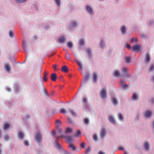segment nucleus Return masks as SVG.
I'll use <instances>...</instances> for the list:
<instances>
[{
	"mask_svg": "<svg viewBox=\"0 0 154 154\" xmlns=\"http://www.w3.org/2000/svg\"><path fill=\"white\" fill-rule=\"evenodd\" d=\"M60 112L62 113H66V111L65 109L63 108H61L60 110Z\"/></svg>",
	"mask_w": 154,
	"mask_h": 154,
	"instance_id": "c85d7f7f",
	"label": "nucleus"
},
{
	"mask_svg": "<svg viewBox=\"0 0 154 154\" xmlns=\"http://www.w3.org/2000/svg\"><path fill=\"white\" fill-rule=\"evenodd\" d=\"M82 101L83 103H85L87 101V99L85 98H84L82 100Z\"/></svg>",
	"mask_w": 154,
	"mask_h": 154,
	"instance_id": "a18cd8bd",
	"label": "nucleus"
},
{
	"mask_svg": "<svg viewBox=\"0 0 154 154\" xmlns=\"http://www.w3.org/2000/svg\"><path fill=\"white\" fill-rule=\"evenodd\" d=\"M44 93L46 95H48V94H47V92L46 91V90H45V89H44Z\"/></svg>",
	"mask_w": 154,
	"mask_h": 154,
	"instance_id": "e2e57ef3",
	"label": "nucleus"
},
{
	"mask_svg": "<svg viewBox=\"0 0 154 154\" xmlns=\"http://www.w3.org/2000/svg\"><path fill=\"white\" fill-rule=\"evenodd\" d=\"M68 120L69 121L70 123H72V121L71 120V119L70 118H68Z\"/></svg>",
	"mask_w": 154,
	"mask_h": 154,
	"instance_id": "052dcab7",
	"label": "nucleus"
},
{
	"mask_svg": "<svg viewBox=\"0 0 154 154\" xmlns=\"http://www.w3.org/2000/svg\"><path fill=\"white\" fill-rule=\"evenodd\" d=\"M106 131L104 128H102L100 132V136L101 137L103 138L105 136Z\"/></svg>",
	"mask_w": 154,
	"mask_h": 154,
	"instance_id": "f03ea898",
	"label": "nucleus"
},
{
	"mask_svg": "<svg viewBox=\"0 0 154 154\" xmlns=\"http://www.w3.org/2000/svg\"><path fill=\"white\" fill-rule=\"evenodd\" d=\"M90 148L89 147H88V148L87 149H86V153H88V152H89L90 151Z\"/></svg>",
	"mask_w": 154,
	"mask_h": 154,
	"instance_id": "5fc2aeb1",
	"label": "nucleus"
},
{
	"mask_svg": "<svg viewBox=\"0 0 154 154\" xmlns=\"http://www.w3.org/2000/svg\"><path fill=\"white\" fill-rule=\"evenodd\" d=\"M23 137V134L21 131L19 132L18 134V138L22 139Z\"/></svg>",
	"mask_w": 154,
	"mask_h": 154,
	"instance_id": "b1692460",
	"label": "nucleus"
},
{
	"mask_svg": "<svg viewBox=\"0 0 154 154\" xmlns=\"http://www.w3.org/2000/svg\"><path fill=\"white\" fill-rule=\"evenodd\" d=\"M72 131V129L70 128H67L66 130V133H70Z\"/></svg>",
	"mask_w": 154,
	"mask_h": 154,
	"instance_id": "e433bc0d",
	"label": "nucleus"
},
{
	"mask_svg": "<svg viewBox=\"0 0 154 154\" xmlns=\"http://www.w3.org/2000/svg\"><path fill=\"white\" fill-rule=\"evenodd\" d=\"M104 46V44L102 42L100 44V47L101 48H103V47Z\"/></svg>",
	"mask_w": 154,
	"mask_h": 154,
	"instance_id": "4d7b16f0",
	"label": "nucleus"
},
{
	"mask_svg": "<svg viewBox=\"0 0 154 154\" xmlns=\"http://www.w3.org/2000/svg\"><path fill=\"white\" fill-rule=\"evenodd\" d=\"M119 150H122L123 149V148L122 147H120L119 148Z\"/></svg>",
	"mask_w": 154,
	"mask_h": 154,
	"instance_id": "0e129e2a",
	"label": "nucleus"
},
{
	"mask_svg": "<svg viewBox=\"0 0 154 154\" xmlns=\"http://www.w3.org/2000/svg\"><path fill=\"white\" fill-rule=\"evenodd\" d=\"M7 91H11V89L10 88H7Z\"/></svg>",
	"mask_w": 154,
	"mask_h": 154,
	"instance_id": "69168bd1",
	"label": "nucleus"
},
{
	"mask_svg": "<svg viewBox=\"0 0 154 154\" xmlns=\"http://www.w3.org/2000/svg\"><path fill=\"white\" fill-rule=\"evenodd\" d=\"M120 83L122 85V87L124 88H126L128 87V85H126L123 80H122L120 81Z\"/></svg>",
	"mask_w": 154,
	"mask_h": 154,
	"instance_id": "9b49d317",
	"label": "nucleus"
},
{
	"mask_svg": "<svg viewBox=\"0 0 154 154\" xmlns=\"http://www.w3.org/2000/svg\"><path fill=\"white\" fill-rule=\"evenodd\" d=\"M81 131L79 130H77V131L76 133V135L75 137H78L81 135Z\"/></svg>",
	"mask_w": 154,
	"mask_h": 154,
	"instance_id": "473e14b6",
	"label": "nucleus"
},
{
	"mask_svg": "<svg viewBox=\"0 0 154 154\" xmlns=\"http://www.w3.org/2000/svg\"><path fill=\"white\" fill-rule=\"evenodd\" d=\"M76 62L79 66V70L81 73L82 71V65L81 62L79 60H77Z\"/></svg>",
	"mask_w": 154,
	"mask_h": 154,
	"instance_id": "39448f33",
	"label": "nucleus"
},
{
	"mask_svg": "<svg viewBox=\"0 0 154 154\" xmlns=\"http://www.w3.org/2000/svg\"><path fill=\"white\" fill-rule=\"evenodd\" d=\"M24 144L26 146H28L29 145L28 142L26 140H25L24 141Z\"/></svg>",
	"mask_w": 154,
	"mask_h": 154,
	"instance_id": "3c124183",
	"label": "nucleus"
},
{
	"mask_svg": "<svg viewBox=\"0 0 154 154\" xmlns=\"http://www.w3.org/2000/svg\"><path fill=\"white\" fill-rule=\"evenodd\" d=\"M61 122L59 120H57L55 122V125L58 128L61 125Z\"/></svg>",
	"mask_w": 154,
	"mask_h": 154,
	"instance_id": "6ab92c4d",
	"label": "nucleus"
},
{
	"mask_svg": "<svg viewBox=\"0 0 154 154\" xmlns=\"http://www.w3.org/2000/svg\"><path fill=\"white\" fill-rule=\"evenodd\" d=\"M119 119L120 120H123L124 119L123 116L121 113H119L118 114Z\"/></svg>",
	"mask_w": 154,
	"mask_h": 154,
	"instance_id": "7c9ffc66",
	"label": "nucleus"
},
{
	"mask_svg": "<svg viewBox=\"0 0 154 154\" xmlns=\"http://www.w3.org/2000/svg\"><path fill=\"white\" fill-rule=\"evenodd\" d=\"M89 75L87 74L86 73L85 74V77L84 78V80L85 81H88V78H89Z\"/></svg>",
	"mask_w": 154,
	"mask_h": 154,
	"instance_id": "c756f323",
	"label": "nucleus"
},
{
	"mask_svg": "<svg viewBox=\"0 0 154 154\" xmlns=\"http://www.w3.org/2000/svg\"><path fill=\"white\" fill-rule=\"evenodd\" d=\"M81 146L82 148H84L85 147V144L84 143H82L81 144Z\"/></svg>",
	"mask_w": 154,
	"mask_h": 154,
	"instance_id": "603ef678",
	"label": "nucleus"
},
{
	"mask_svg": "<svg viewBox=\"0 0 154 154\" xmlns=\"http://www.w3.org/2000/svg\"><path fill=\"white\" fill-rule=\"evenodd\" d=\"M62 131H63V130L62 129H61V128L59 129L58 130V133H60Z\"/></svg>",
	"mask_w": 154,
	"mask_h": 154,
	"instance_id": "bf43d9fd",
	"label": "nucleus"
},
{
	"mask_svg": "<svg viewBox=\"0 0 154 154\" xmlns=\"http://www.w3.org/2000/svg\"><path fill=\"white\" fill-rule=\"evenodd\" d=\"M108 119L110 122L113 124L115 123V121L114 118L112 116H109L108 117Z\"/></svg>",
	"mask_w": 154,
	"mask_h": 154,
	"instance_id": "ddd939ff",
	"label": "nucleus"
},
{
	"mask_svg": "<svg viewBox=\"0 0 154 154\" xmlns=\"http://www.w3.org/2000/svg\"><path fill=\"white\" fill-rule=\"evenodd\" d=\"M69 112L71 114V115L73 116H75L76 115V113L74 111V110L71 109H69Z\"/></svg>",
	"mask_w": 154,
	"mask_h": 154,
	"instance_id": "f3484780",
	"label": "nucleus"
},
{
	"mask_svg": "<svg viewBox=\"0 0 154 154\" xmlns=\"http://www.w3.org/2000/svg\"><path fill=\"white\" fill-rule=\"evenodd\" d=\"M61 70L65 72H68V69L67 67L66 66H63L61 68Z\"/></svg>",
	"mask_w": 154,
	"mask_h": 154,
	"instance_id": "9d476101",
	"label": "nucleus"
},
{
	"mask_svg": "<svg viewBox=\"0 0 154 154\" xmlns=\"http://www.w3.org/2000/svg\"><path fill=\"white\" fill-rule=\"evenodd\" d=\"M151 101L152 103H153L154 102V99H152L151 100Z\"/></svg>",
	"mask_w": 154,
	"mask_h": 154,
	"instance_id": "774afa93",
	"label": "nucleus"
},
{
	"mask_svg": "<svg viewBox=\"0 0 154 154\" xmlns=\"http://www.w3.org/2000/svg\"><path fill=\"white\" fill-rule=\"evenodd\" d=\"M113 74L115 77H118L119 76L120 73L117 70H115L113 72Z\"/></svg>",
	"mask_w": 154,
	"mask_h": 154,
	"instance_id": "f8f14e48",
	"label": "nucleus"
},
{
	"mask_svg": "<svg viewBox=\"0 0 154 154\" xmlns=\"http://www.w3.org/2000/svg\"><path fill=\"white\" fill-rule=\"evenodd\" d=\"M10 127L9 125L7 123H5L4 124L3 129L6 130L8 128Z\"/></svg>",
	"mask_w": 154,
	"mask_h": 154,
	"instance_id": "aec40b11",
	"label": "nucleus"
},
{
	"mask_svg": "<svg viewBox=\"0 0 154 154\" xmlns=\"http://www.w3.org/2000/svg\"><path fill=\"white\" fill-rule=\"evenodd\" d=\"M18 2H20L21 3H23L25 2V0H17Z\"/></svg>",
	"mask_w": 154,
	"mask_h": 154,
	"instance_id": "864d4df0",
	"label": "nucleus"
},
{
	"mask_svg": "<svg viewBox=\"0 0 154 154\" xmlns=\"http://www.w3.org/2000/svg\"><path fill=\"white\" fill-rule=\"evenodd\" d=\"M151 112L149 110H147L144 113V116L149 117L151 115Z\"/></svg>",
	"mask_w": 154,
	"mask_h": 154,
	"instance_id": "6e6552de",
	"label": "nucleus"
},
{
	"mask_svg": "<svg viewBox=\"0 0 154 154\" xmlns=\"http://www.w3.org/2000/svg\"><path fill=\"white\" fill-rule=\"evenodd\" d=\"M98 154H103V152H101V151H100V152H99V153Z\"/></svg>",
	"mask_w": 154,
	"mask_h": 154,
	"instance_id": "338daca9",
	"label": "nucleus"
},
{
	"mask_svg": "<svg viewBox=\"0 0 154 154\" xmlns=\"http://www.w3.org/2000/svg\"><path fill=\"white\" fill-rule=\"evenodd\" d=\"M84 123L86 124H87L89 123V120L87 118H85L84 119Z\"/></svg>",
	"mask_w": 154,
	"mask_h": 154,
	"instance_id": "ea45409f",
	"label": "nucleus"
},
{
	"mask_svg": "<svg viewBox=\"0 0 154 154\" xmlns=\"http://www.w3.org/2000/svg\"><path fill=\"white\" fill-rule=\"evenodd\" d=\"M86 9L87 11L91 14L92 13V11L91 8L89 6H87L86 7Z\"/></svg>",
	"mask_w": 154,
	"mask_h": 154,
	"instance_id": "393cba45",
	"label": "nucleus"
},
{
	"mask_svg": "<svg viewBox=\"0 0 154 154\" xmlns=\"http://www.w3.org/2000/svg\"><path fill=\"white\" fill-rule=\"evenodd\" d=\"M65 58L68 60H70L71 59V55L68 52L66 53Z\"/></svg>",
	"mask_w": 154,
	"mask_h": 154,
	"instance_id": "4be33fe9",
	"label": "nucleus"
},
{
	"mask_svg": "<svg viewBox=\"0 0 154 154\" xmlns=\"http://www.w3.org/2000/svg\"><path fill=\"white\" fill-rule=\"evenodd\" d=\"M84 42L83 40H81L79 42V44L81 46L84 45Z\"/></svg>",
	"mask_w": 154,
	"mask_h": 154,
	"instance_id": "c03bdc74",
	"label": "nucleus"
},
{
	"mask_svg": "<svg viewBox=\"0 0 154 154\" xmlns=\"http://www.w3.org/2000/svg\"><path fill=\"white\" fill-rule=\"evenodd\" d=\"M48 75V72H45V74H44V76H47Z\"/></svg>",
	"mask_w": 154,
	"mask_h": 154,
	"instance_id": "680f3d73",
	"label": "nucleus"
},
{
	"mask_svg": "<svg viewBox=\"0 0 154 154\" xmlns=\"http://www.w3.org/2000/svg\"><path fill=\"white\" fill-rule=\"evenodd\" d=\"M131 42H137V39L136 38H133L131 39Z\"/></svg>",
	"mask_w": 154,
	"mask_h": 154,
	"instance_id": "a19ab883",
	"label": "nucleus"
},
{
	"mask_svg": "<svg viewBox=\"0 0 154 154\" xmlns=\"http://www.w3.org/2000/svg\"><path fill=\"white\" fill-rule=\"evenodd\" d=\"M97 75L96 73L94 72L93 74V79L94 82H97Z\"/></svg>",
	"mask_w": 154,
	"mask_h": 154,
	"instance_id": "2eb2a0df",
	"label": "nucleus"
},
{
	"mask_svg": "<svg viewBox=\"0 0 154 154\" xmlns=\"http://www.w3.org/2000/svg\"><path fill=\"white\" fill-rule=\"evenodd\" d=\"M100 96L103 98L106 97V90L105 89H103L100 92Z\"/></svg>",
	"mask_w": 154,
	"mask_h": 154,
	"instance_id": "f257e3e1",
	"label": "nucleus"
},
{
	"mask_svg": "<svg viewBox=\"0 0 154 154\" xmlns=\"http://www.w3.org/2000/svg\"><path fill=\"white\" fill-rule=\"evenodd\" d=\"M145 60L147 62H149L150 61V58L149 53H146V58Z\"/></svg>",
	"mask_w": 154,
	"mask_h": 154,
	"instance_id": "4468645a",
	"label": "nucleus"
},
{
	"mask_svg": "<svg viewBox=\"0 0 154 154\" xmlns=\"http://www.w3.org/2000/svg\"><path fill=\"white\" fill-rule=\"evenodd\" d=\"M23 49L25 50H26V44L25 43H23Z\"/></svg>",
	"mask_w": 154,
	"mask_h": 154,
	"instance_id": "8fccbe9b",
	"label": "nucleus"
},
{
	"mask_svg": "<svg viewBox=\"0 0 154 154\" xmlns=\"http://www.w3.org/2000/svg\"><path fill=\"white\" fill-rule=\"evenodd\" d=\"M9 35L10 37H12L13 36V33L11 31H10L9 32Z\"/></svg>",
	"mask_w": 154,
	"mask_h": 154,
	"instance_id": "37998d69",
	"label": "nucleus"
},
{
	"mask_svg": "<svg viewBox=\"0 0 154 154\" xmlns=\"http://www.w3.org/2000/svg\"><path fill=\"white\" fill-rule=\"evenodd\" d=\"M69 148L72 149V150L75 151V146L72 143H70L69 144Z\"/></svg>",
	"mask_w": 154,
	"mask_h": 154,
	"instance_id": "dca6fc26",
	"label": "nucleus"
},
{
	"mask_svg": "<svg viewBox=\"0 0 154 154\" xmlns=\"http://www.w3.org/2000/svg\"><path fill=\"white\" fill-rule=\"evenodd\" d=\"M141 46L138 45L137 44L134 45L132 48V50L134 51H138L140 50Z\"/></svg>",
	"mask_w": 154,
	"mask_h": 154,
	"instance_id": "20e7f679",
	"label": "nucleus"
},
{
	"mask_svg": "<svg viewBox=\"0 0 154 154\" xmlns=\"http://www.w3.org/2000/svg\"><path fill=\"white\" fill-rule=\"evenodd\" d=\"M93 139L97 141V134H94L93 136Z\"/></svg>",
	"mask_w": 154,
	"mask_h": 154,
	"instance_id": "58836bf2",
	"label": "nucleus"
},
{
	"mask_svg": "<svg viewBox=\"0 0 154 154\" xmlns=\"http://www.w3.org/2000/svg\"><path fill=\"white\" fill-rule=\"evenodd\" d=\"M125 46L129 49H130L131 48V47L130 45L127 43H126L125 44Z\"/></svg>",
	"mask_w": 154,
	"mask_h": 154,
	"instance_id": "49530a36",
	"label": "nucleus"
},
{
	"mask_svg": "<svg viewBox=\"0 0 154 154\" xmlns=\"http://www.w3.org/2000/svg\"><path fill=\"white\" fill-rule=\"evenodd\" d=\"M35 140L38 142H39L42 139L41 135L39 133L37 134L35 136Z\"/></svg>",
	"mask_w": 154,
	"mask_h": 154,
	"instance_id": "7ed1b4c3",
	"label": "nucleus"
},
{
	"mask_svg": "<svg viewBox=\"0 0 154 154\" xmlns=\"http://www.w3.org/2000/svg\"><path fill=\"white\" fill-rule=\"evenodd\" d=\"M121 32H122V33H123V34H125V33L126 28L124 26H122L121 28Z\"/></svg>",
	"mask_w": 154,
	"mask_h": 154,
	"instance_id": "a878e982",
	"label": "nucleus"
},
{
	"mask_svg": "<svg viewBox=\"0 0 154 154\" xmlns=\"http://www.w3.org/2000/svg\"><path fill=\"white\" fill-rule=\"evenodd\" d=\"M86 51L89 55L90 56L91 54V50L89 49H87L86 50Z\"/></svg>",
	"mask_w": 154,
	"mask_h": 154,
	"instance_id": "79ce46f5",
	"label": "nucleus"
},
{
	"mask_svg": "<svg viewBox=\"0 0 154 154\" xmlns=\"http://www.w3.org/2000/svg\"><path fill=\"white\" fill-rule=\"evenodd\" d=\"M132 99L134 100H136L137 99V96L136 93H134L132 96Z\"/></svg>",
	"mask_w": 154,
	"mask_h": 154,
	"instance_id": "72a5a7b5",
	"label": "nucleus"
},
{
	"mask_svg": "<svg viewBox=\"0 0 154 154\" xmlns=\"http://www.w3.org/2000/svg\"><path fill=\"white\" fill-rule=\"evenodd\" d=\"M67 46L70 48H71L73 46V44L71 42H69L67 44Z\"/></svg>",
	"mask_w": 154,
	"mask_h": 154,
	"instance_id": "2f4dec72",
	"label": "nucleus"
},
{
	"mask_svg": "<svg viewBox=\"0 0 154 154\" xmlns=\"http://www.w3.org/2000/svg\"><path fill=\"white\" fill-rule=\"evenodd\" d=\"M5 68L7 72H9L11 69V66L9 64L6 63L5 64Z\"/></svg>",
	"mask_w": 154,
	"mask_h": 154,
	"instance_id": "423d86ee",
	"label": "nucleus"
},
{
	"mask_svg": "<svg viewBox=\"0 0 154 154\" xmlns=\"http://www.w3.org/2000/svg\"><path fill=\"white\" fill-rule=\"evenodd\" d=\"M153 70H154V66L153 65L151 66L150 68L149 71H152Z\"/></svg>",
	"mask_w": 154,
	"mask_h": 154,
	"instance_id": "de8ad7c7",
	"label": "nucleus"
},
{
	"mask_svg": "<svg viewBox=\"0 0 154 154\" xmlns=\"http://www.w3.org/2000/svg\"><path fill=\"white\" fill-rule=\"evenodd\" d=\"M144 146L146 150H148L149 149V145L147 142H145L144 143Z\"/></svg>",
	"mask_w": 154,
	"mask_h": 154,
	"instance_id": "412c9836",
	"label": "nucleus"
},
{
	"mask_svg": "<svg viewBox=\"0 0 154 154\" xmlns=\"http://www.w3.org/2000/svg\"><path fill=\"white\" fill-rule=\"evenodd\" d=\"M47 79H48V78L47 77V76H44V81H47Z\"/></svg>",
	"mask_w": 154,
	"mask_h": 154,
	"instance_id": "13d9d810",
	"label": "nucleus"
},
{
	"mask_svg": "<svg viewBox=\"0 0 154 154\" xmlns=\"http://www.w3.org/2000/svg\"><path fill=\"white\" fill-rule=\"evenodd\" d=\"M55 143H56L57 147L59 149V150L63 149L60 145L57 143V141H55Z\"/></svg>",
	"mask_w": 154,
	"mask_h": 154,
	"instance_id": "5701e85b",
	"label": "nucleus"
},
{
	"mask_svg": "<svg viewBox=\"0 0 154 154\" xmlns=\"http://www.w3.org/2000/svg\"><path fill=\"white\" fill-rule=\"evenodd\" d=\"M77 24L75 22L73 21L72 23V27H75L76 26Z\"/></svg>",
	"mask_w": 154,
	"mask_h": 154,
	"instance_id": "09e8293b",
	"label": "nucleus"
},
{
	"mask_svg": "<svg viewBox=\"0 0 154 154\" xmlns=\"http://www.w3.org/2000/svg\"><path fill=\"white\" fill-rule=\"evenodd\" d=\"M54 1L57 6H60V0H55Z\"/></svg>",
	"mask_w": 154,
	"mask_h": 154,
	"instance_id": "f704fd0d",
	"label": "nucleus"
},
{
	"mask_svg": "<svg viewBox=\"0 0 154 154\" xmlns=\"http://www.w3.org/2000/svg\"><path fill=\"white\" fill-rule=\"evenodd\" d=\"M125 62L127 63H129L131 62V58L129 57H125Z\"/></svg>",
	"mask_w": 154,
	"mask_h": 154,
	"instance_id": "bb28decb",
	"label": "nucleus"
},
{
	"mask_svg": "<svg viewBox=\"0 0 154 154\" xmlns=\"http://www.w3.org/2000/svg\"><path fill=\"white\" fill-rule=\"evenodd\" d=\"M51 79L52 81H55L57 79L56 74L54 73L52 74L51 75Z\"/></svg>",
	"mask_w": 154,
	"mask_h": 154,
	"instance_id": "1a4fd4ad",
	"label": "nucleus"
},
{
	"mask_svg": "<svg viewBox=\"0 0 154 154\" xmlns=\"http://www.w3.org/2000/svg\"><path fill=\"white\" fill-rule=\"evenodd\" d=\"M65 40V39L63 37H62L60 38L59 39V41L60 42L62 43Z\"/></svg>",
	"mask_w": 154,
	"mask_h": 154,
	"instance_id": "c9c22d12",
	"label": "nucleus"
},
{
	"mask_svg": "<svg viewBox=\"0 0 154 154\" xmlns=\"http://www.w3.org/2000/svg\"><path fill=\"white\" fill-rule=\"evenodd\" d=\"M4 139L6 140H8L9 139V137L8 134H6L4 136Z\"/></svg>",
	"mask_w": 154,
	"mask_h": 154,
	"instance_id": "4c0bfd02",
	"label": "nucleus"
},
{
	"mask_svg": "<svg viewBox=\"0 0 154 154\" xmlns=\"http://www.w3.org/2000/svg\"><path fill=\"white\" fill-rule=\"evenodd\" d=\"M112 102L114 105H117L118 104L117 101L114 98H112Z\"/></svg>",
	"mask_w": 154,
	"mask_h": 154,
	"instance_id": "cd10ccee",
	"label": "nucleus"
},
{
	"mask_svg": "<svg viewBox=\"0 0 154 154\" xmlns=\"http://www.w3.org/2000/svg\"><path fill=\"white\" fill-rule=\"evenodd\" d=\"M57 65L56 64H54L53 65V67L54 69H57Z\"/></svg>",
	"mask_w": 154,
	"mask_h": 154,
	"instance_id": "6e6d98bb",
	"label": "nucleus"
},
{
	"mask_svg": "<svg viewBox=\"0 0 154 154\" xmlns=\"http://www.w3.org/2000/svg\"><path fill=\"white\" fill-rule=\"evenodd\" d=\"M62 137L66 139L67 142L70 143L71 142L72 140V138L71 136H68L66 137L64 136H62Z\"/></svg>",
	"mask_w": 154,
	"mask_h": 154,
	"instance_id": "0eeeda50",
	"label": "nucleus"
},
{
	"mask_svg": "<svg viewBox=\"0 0 154 154\" xmlns=\"http://www.w3.org/2000/svg\"><path fill=\"white\" fill-rule=\"evenodd\" d=\"M122 71L124 73V74L125 76H129V75L128 74H126L127 68L126 67H125L123 68L122 69Z\"/></svg>",
	"mask_w": 154,
	"mask_h": 154,
	"instance_id": "a211bd4d",
	"label": "nucleus"
}]
</instances>
